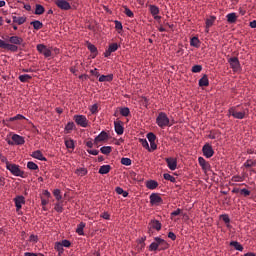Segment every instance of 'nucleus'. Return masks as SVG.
<instances>
[{
	"label": "nucleus",
	"instance_id": "nucleus-44",
	"mask_svg": "<svg viewBox=\"0 0 256 256\" xmlns=\"http://www.w3.org/2000/svg\"><path fill=\"white\" fill-rule=\"evenodd\" d=\"M118 48H119V46H118L117 43H111L108 46V50H109L110 53L116 52L118 50Z\"/></svg>",
	"mask_w": 256,
	"mask_h": 256
},
{
	"label": "nucleus",
	"instance_id": "nucleus-34",
	"mask_svg": "<svg viewBox=\"0 0 256 256\" xmlns=\"http://www.w3.org/2000/svg\"><path fill=\"white\" fill-rule=\"evenodd\" d=\"M226 17L229 23H235L237 21V15L235 14V12H231Z\"/></svg>",
	"mask_w": 256,
	"mask_h": 256
},
{
	"label": "nucleus",
	"instance_id": "nucleus-32",
	"mask_svg": "<svg viewBox=\"0 0 256 256\" xmlns=\"http://www.w3.org/2000/svg\"><path fill=\"white\" fill-rule=\"evenodd\" d=\"M34 13L36 15H43L45 13V8L42 6V4H36V9Z\"/></svg>",
	"mask_w": 256,
	"mask_h": 256
},
{
	"label": "nucleus",
	"instance_id": "nucleus-50",
	"mask_svg": "<svg viewBox=\"0 0 256 256\" xmlns=\"http://www.w3.org/2000/svg\"><path fill=\"white\" fill-rule=\"evenodd\" d=\"M147 139L150 143H153L156 140V136L153 132H149V134H147Z\"/></svg>",
	"mask_w": 256,
	"mask_h": 256
},
{
	"label": "nucleus",
	"instance_id": "nucleus-27",
	"mask_svg": "<svg viewBox=\"0 0 256 256\" xmlns=\"http://www.w3.org/2000/svg\"><path fill=\"white\" fill-rule=\"evenodd\" d=\"M111 170V165L106 164L102 165V167L99 169V174L106 175L110 172Z\"/></svg>",
	"mask_w": 256,
	"mask_h": 256
},
{
	"label": "nucleus",
	"instance_id": "nucleus-40",
	"mask_svg": "<svg viewBox=\"0 0 256 256\" xmlns=\"http://www.w3.org/2000/svg\"><path fill=\"white\" fill-rule=\"evenodd\" d=\"M65 145L67 149H72V150L75 149V143L73 139L65 140Z\"/></svg>",
	"mask_w": 256,
	"mask_h": 256
},
{
	"label": "nucleus",
	"instance_id": "nucleus-62",
	"mask_svg": "<svg viewBox=\"0 0 256 256\" xmlns=\"http://www.w3.org/2000/svg\"><path fill=\"white\" fill-rule=\"evenodd\" d=\"M30 241L36 243L38 241V236L31 234Z\"/></svg>",
	"mask_w": 256,
	"mask_h": 256
},
{
	"label": "nucleus",
	"instance_id": "nucleus-63",
	"mask_svg": "<svg viewBox=\"0 0 256 256\" xmlns=\"http://www.w3.org/2000/svg\"><path fill=\"white\" fill-rule=\"evenodd\" d=\"M101 217L104 218V219H106V220H109V219H110V214H109L108 212H103V213L101 214Z\"/></svg>",
	"mask_w": 256,
	"mask_h": 256
},
{
	"label": "nucleus",
	"instance_id": "nucleus-47",
	"mask_svg": "<svg viewBox=\"0 0 256 256\" xmlns=\"http://www.w3.org/2000/svg\"><path fill=\"white\" fill-rule=\"evenodd\" d=\"M53 195L56 198V200L60 201L62 199L61 190L60 189H54Z\"/></svg>",
	"mask_w": 256,
	"mask_h": 256
},
{
	"label": "nucleus",
	"instance_id": "nucleus-8",
	"mask_svg": "<svg viewBox=\"0 0 256 256\" xmlns=\"http://www.w3.org/2000/svg\"><path fill=\"white\" fill-rule=\"evenodd\" d=\"M163 203V198L157 194V193H152L150 195V204L152 206H159Z\"/></svg>",
	"mask_w": 256,
	"mask_h": 256
},
{
	"label": "nucleus",
	"instance_id": "nucleus-30",
	"mask_svg": "<svg viewBox=\"0 0 256 256\" xmlns=\"http://www.w3.org/2000/svg\"><path fill=\"white\" fill-rule=\"evenodd\" d=\"M54 249L57 250L59 256H61L63 254V251H64L62 242L61 241L60 242H55Z\"/></svg>",
	"mask_w": 256,
	"mask_h": 256
},
{
	"label": "nucleus",
	"instance_id": "nucleus-35",
	"mask_svg": "<svg viewBox=\"0 0 256 256\" xmlns=\"http://www.w3.org/2000/svg\"><path fill=\"white\" fill-rule=\"evenodd\" d=\"M190 45L195 47V48H199L200 46V40L197 36H194L191 40H190Z\"/></svg>",
	"mask_w": 256,
	"mask_h": 256
},
{
	"label": "nucleus",
	"instance_id": "nucleus-29",
	"mask_svg": "<svg viewBox=\"0 0 256 256\" xmlns=\"http://www.w3.org/2000/svg\"><path fill=\"white\" fill-rule=\"evenodd\" d=\"M230 246L234 247L238 251H243L244 250L243 245H241V243L238 242V241H231Z\"/></svg>",
	"mask_w": 256,
	"mask_h": 256
},
{
	"label": "nucleus",
	"instance_id": "nucleus-60",
	"mask_svg": "<svg viewBox=\"0 0 256 256\" xmlns=\"http://www.w3.org/2000/svg\"><path fill=\"white\" fill-rule=\"evenodd\" d=\"M168 238L171 239L172 241H175L177 239V236L173 232L168 233Z\"/></svg>",
	"mask_w": 256,
	"mask_h": 256
},
{
	"label": "nucleus",
	"instance_id": "nucleus-9",
	"mask_svg": "<svg viewBox=\"0 0 256 256\" xmlns=\"http://www.w3.org/2000/svg\"><path fill=\"white\" fill-rule=\"evenodd\" d=\"M11 139L7 142L9 145H23L25 143V139L17 134H14Z\"/></svg>",
	"mask_w": 256,
	"mask_h": 256
},
{
	"label": "nucleus",
	"instance_id": "nucleus-43",
	"mask_svg": "<svg viewBox=\"0 0 256 256\" xmlns=\"http://www.w3.org/2000/svg\"><path fill=\"white\" fill-rule=\"evenodd\" d=\"M121 164L124 166H131L132 165V160L129 159V157H122L121 158Z\"/></svg>",
	"mask_w": 256,
	"mask_h": 256
},
{
	"label": "nucleus",
	"instance_id": "nucleus-6",
	"mask_svg": "<svg viewBox=\"0 0 256 256\" xmlns=\"http://www.w3.org/2000/svg\"><path fill=\"white\" fill-rule=\"evenodd\" d=\"M148 7H149V11H150L154 20L159 21V20L162 19V17L159 16V14H160V8L159 7L155 6V4H149Z\"/></svg>",
	"mask_w": 256,
	"mask_h": 256
},
{
	"label": "nucleus",
	"instance_id": "nucleus-24",
	"mask_svg": "<svg viewBox=\"0 0 256 256\" xmlns=\"http://www.w3.org/2000/svg\"><path fill=\"white\" fill-rule=\"evenodd\" d=\"M199 86L200 87L209 86V79H208V76L206 74L203 75L202 78L199 80Z\"/></svg>",
	"mask_w": 256,
	"mask_h": 256
},
{
	"label": "nucleus",
	"instance_id": "nucleus-48",
	"mask_svg": "<svg viewBox=\"0 0 256 256\" xmlns=\"http://www.w3.org/2000/svg\"><path fill=\"white\" fill-rule=\"evenodd\" d=\"M159 249V243L158 241L152 242L149 246L150 251H156Z\"/></svg>",
	"mask_w": 256,
	"mask_h": 256
},
{
	"label": "nucleus",
	"instance_id": "nucleus-57",
	"mask_svg": "<svg viewBox=\"0 0 256 256\" xmlns=\"http://www.w3.org/2000/svg\"><path fill=\"white\" fill-rule=\"evenodd\" d=\"M61 244H62V247H65V248L71 247V242L69 240H62Z\"/></svg>",
	"mask_w": 256,
	"mask_h": 256
},
{
	"label": "nucleus",
	"instance_id": "nucleus-15",
	"mask_svg": "<svg viewBox=\"0 0 256 256\" xmlns=\"http://www.w3.org/2000/svg\"><path fill=\"white\" fill-rule=\"evenodd\" d=\"M154 241H158L159 250H166L169 248V244L167 241L163 240V238L155 237Z\"/></svg>",
	"mask_w": 256,
	"mask_h": 256
},
{
	"label": "nucleus",
	"instance_id": "nucleus-56",
	"mask_svg": "<svg viewBox=\"0 0 256 256\" xmlns=\"http://www.w3.org/2000/svg\"><path fill=\"white\" fill-rule=\"evenodd\" d=\"M25 119V116L21 115V114H17L16 116H13V118H10V121H16V120H23Z\"/></svg>",
	"mask_w": 256,
	"mask_h": 256
},
{
	"label": "nucleus",
	"instance_id": "nucleus-16",
	"mask_svg": "<svg viewBox=\"0 0 256 256\" xmlns=\"http://www.w3.org/2000/svg\"><path fill=\"white\" fill-rule=\"evenodd\" d=\"M23 41L24 40L21 38V36H18V35H13L9 37V43L14 44L16 46L22 45Z\"/></svg>",
	"mask_w": 256,
	"mask_h": 256
},
{
	"label": "nucleus",
	"instance_id": "nucleus-42",
	"mask_svg": "<svg viewBox=\"0 0 256 256\" xmlns=\"http://www.w3.org/2000/svg\"><path fill=\"white\" fill-rule=\"evenodd\" d=\"M244 167L245 168H252V167H256V160H247L245 163H244Z\"/></svg>",
	"mask_w": 256,
	"mask_h": 256
},
{
	"label": "nucleus",
	"instance_id": "nucleus-13",
	"mask_svg": "<svg viewBox=\"0 0 256 256\" xmlns=\"http://www.w3.org/2000/svg\"><path fill=\"white\" fill-rule=\"evenodd\" d=\"M199 165L204 172H208L211 169V164L207 162L204 157L200 156L198 159Z\"/></svg>",
	"mask_w": 256,
	"mask_h": 256
},
{
	"label": "nucleus",
	"instance_id": "nucleus-37",
	"mask_svg": "<svg viewBox=\"0 0 256 256\" xmlns=\"http://www.w3.org/2000/svg\"><path fill=\"white\" fill-rule=\"evenodd\" d=\"M76 126H75V123L74 122H68L67 124H66V127H65V132L67 133V134H69V133H71L72 131H73V129L75 128Z\"/></svg>",
	"mask_w": 256,
	"mask_h": 256
},
{
	"label": "nucleus",
	"instance_id": "nucleus-21",
	"mask_svg": "<svg viewBox=\"0 0 256 256\" xmlns=\"http://www.w3.org/2000/svg\"><path fill=\"white\" fill-rule=\"evenodd\" d=\"M88 51H90L91 52V56H92V59H95V57H97V55H98V49H97V47H95L94 46V44H92V43H88Z\"/></svg>",
	"mask_w": 256,
	"mask_h": 256
},
{
	"label": "nucleus",
	"instance_id": "nucleus-55",
	"mask_svg": "<svg viewBox=\"0 0 256 256\" xmlns=\"http://www.w3.org/2000/svg\"><path fill=\"white\" fill-rule=\"evenodd\" d=\"M124 13H125L128 17H134V16H135V15H134V12H133L131 9L127 8V7H125Z\"/></svg>",
	"mask_w": 256,
	"mask_h": 256
},
{
	"label": "nucleus",
	"instance_id": "nucleus-59",
	"mask_svg": "<svg viewBox=\"0 0 256 256\" xmlns=\"http://www.w3.org/2000/svg\"><path fill=\"white\" fill-rule=\"evenodd\" d=\"M90 111L95 114L98 112V104H94L91 106Z\"/></svg>",
	"mask_w": 256,
	"mask_h": 256
},
{
	"label": "nucleus",
	"instance_id": "nucleus-23",
	"mask_svg": "<svg viewBox=\"0 0 256 256\" xmlns=\"http://www.w3.org/2000/svg\"><path fill=\"white\" fill-rule=\"evenodd\" d=\"M158 182L157 181H155V180H148L147 182H146V187H147V189H149V190H155L156 189V187H158Z\"/></svg>",
	"mask_w": 256,
	"mask_h": 256
},
{
	"label": "nucleus",
	"instance_id": "nucleus-61",
	"mask_svg": "<svg viewBox=\"0 0 256 256\" xmlns=\"http://www.w3.org/2000/svg\"><path fill=\"white\" fill-rule=\"evenodd\" d=\"M232 181H233V182H242L243 179H242L241 176H234V177H232Z\"/></svg>",
	"mask_w": 256,
	"mask_h": 256
},
{
	"label": "nucleus",
	"instance_id": "nucleus-14",
	"mask_svg": "<svg viewBox=\"0 0 256 256\" xmlns=\"http://www.w3.org/2000/svg\"><path fill=\"white\" fill-rule=\"evenodd\" d=\"M166 164L167 167L170 170H176L177 169V159H175L174 157H166Z\"/></svg>",
	"mask_w": 256,
	"mask_h": 256
},
{
	"label": "nucleus",
	"instance_id": "nucleus-22",
	"mask_svg": "<svg viewBox=\"0 0 256 256\" xmlns=\"http://www.w3.org/2000/svg\"><path fill=\"white\" fill-rule=\"evenodd\" d=\"M216 20L215 16H211L209 18L206 19V32H209V28L213 27V24Z\"/></svg>",
	"mask_w": 256,
	"mask_h": 256
},
{
	"label": "nucleus",
	"instance_id": "nucleus-1",
	"mask_svg": "<svg viewBox=\"0 0 256 256\" xmlns=\"http://www.w3.org/2000/svg\"><path fill=\"white\" fill-rule=\"evenodd\" d=\"M6 168L10 171V173L16 177L26 178V173L21 170L20 165L9 163L6 161Z\"/></svg>",
	"mask_w": 256,
	"mask_h": 256
},
{
	"label": "nucleus",
	"instance_id": "nucleus-41",
	"mask_svg": "<svg viewBox=\"0 0 256 256\" xmlns=\"http://www.w3.org/2000/svg\"><path fill=\"white\" fill-rule=\"evenodd\" d=\"M87 173H88V170L86 168H79L75 171V174L80 177L87 175Z\"/></svg>",
	"mask_w": 256,
	"mask_h": 256
},
{
	"label": "nucleus",
	"instance_id": "nucleus-46",
	"mask_svg": "<svg viewBox=\"0 0 256 256\" xmlns=\"http://www.w3.org/2000/svg\"><path fill=\"white\" fill-rule=\"evenodd\" d=\"M163 176L166 181H170L172 183L176 182V178L174 176H171L170 173H164Z\"/></svg>",
	"mask_w": 256,
	"mask_h": 256
},
{
	"label": "nucleus",
	"instance_id": "nucleus-39",
	"mask_svg": "<svg viewBox=\"0 0 256 256\" xmlns=\"http://www.w3.org/2000/svg\"><path fill=\"white\" fill-rule=\"evenodd\" d=\"M130 110L128 107H120V115L123 117H128L130 115Z\"/></svg>",
	"mask_w": 256,
	"mask_h": 256
},
{
	"label": "nucleus",
	"instance_id": "nucleus-58",
	"mask_svg": "<svg viewBox=\"0 0 256 256\" xmlns=\"http://www.w3.org/2000/svg\"><path fill=\"white\" fill-rule=\"evenodd\" d=\"M115 28H116V30H122L123 29L122 23L119 22V20H115Z\"/></svg>",
	"mask_w": 256,
	"mask_h": 256
},
{
	"label": "nucleus",
	"instance_id": "nucleus-3",
	"mask_svg": "<svg viewBox=\"0 0 256 256\" xmlns=\"http://www.w3.org/2000/svg\"><path fill=\"white\" fill-rule=\"evenodd\" d=\"M229 115L235 119L242 120L246 117V111H239L238 107H231L229 110Z\"/></svg>",
	"mask_w": 256,
	"mask_h": 256
},
{
	"label": "nucleus",
	"instance_id": "nucleus-49",
	"mask_svg": "<svg viewBox=\"0 0 256 256\" xmlns=\"http://www.w3.org/2000/svg\"><path fill=\"white\" fill-rule=\"evenodd\" d=\"M139 142L142 144L143 148H145V149L150 151L149 143H148L147 139H139Z\"/></svg>",
	"mask_w": 256,
	"mask_h": 256
},
{
	"label": "nucleus",
	"instance_id": "nucleus-36",
	"mask_svg": "<svg viewBox=\"0 0 256 256\" xmlns=\"http://www.w3.org/2000/svg\"><path fill=\"white\" fill-rule=\"evenodd\" d=\"M31 25H33V28L35 30H40L43 28V23L40 22V20H33V22H31Z\"/></svg>",
	"mask_w": 256,
	"mask_h": 256
},
{
	"label": "nucleus",
	"instance_id": "nucleus-51",
	"mask_svg": "<svg viewBox=\"0 0 256 256\" xmlns=\"http://www.w3.org/2000/svg\"><path fill=\"white\" fill-rule=\"evenodd\" d=\"M240 194L243 196V197H249V195L251 194L250 190H248L247 188H243V189H240Z\"/></svg>",
	"mask_w": 256,
	"mask_h": 256
},
{
	"label": "nucleus",
	"instance_id": "nucleus-19",
	"mask_svg": "<svg viewBox=\"0 0 256 256\" xmlns=\"http://www.w3.org/2000/svg\"><path fill=\"white\" fill-rule=\"evenodd\" d=\"M108 139V134L106 131H102L100 133V135H98L97 137H95L94 139V144H98L99 142H103L106 141Z\"/></svg>",
	"mask_w": 256,
	"mask_h": 256
},
{
	"label": "nucleus",
	"instance_id": "nucleus-64",
	"mask_svg": "<svg viewBox=\"0 0 256 256\" xmlns=\"http://www.w3.org/2000/svg\"><path fill=\"white\" fill-rule=\"evenodd\" d=\"M87 152L89 154H92V156H98V154H99V151H97V150H87Z\"/></svg>",
	"mask_w": 256,
	"mask_h": 256
},
{
	"label": "nucleus",
	"instance_id": "nucleus-53",
	"mask_svg": "<svg viewBox=\"0 0 256 256\" xmlns=\"http://www.w3.org/2000/svg\"><path fill=\"white\" fill-rule=\"evenodd\" d=\"M202 69H203V67H202L201 65H194V66L192 67V72H194V73H199V72L202 71Z\"/></svg>",
	"mask_w": 256,
	"mask_h": 256
},
{
	"label": "nucleus",
	"instance_id": "nucleus-2",
	"mask_svg": "<svg viewBox=\"0 0 256 256\" xmlns=\"http://www.w3.org/2000/svg\"><path fill=\"white\" fill-rule=\"evenodd\" d=\"M156 124L158 125L159 128H165V127H170L172 124H170V119L168 115L164 112H160L157 116L156 119Z\"/></svg>",
	"mask_w": 256,
	"mask_h": 256
},
{
	"label": "nucleus",
	"instance_id": "nucleus-33",
	"mask_svg": "<svg viewBox=\"0 0 256 256\" xmlns=\"http://www.w3.org/2000/svg\"><path fill=\"white\" fill-rule=\"evenodd\" d=\"M84 229H85V222H80L79 225H77L76 233L79 235H84Z\"/></svg>",
	"mask_w": 256,
	"mask_h": 256
},
{
	"label": "nucleus",
	"instance_id": "nucleus-54",
	"mask_svg": "<svg viewBox=\"0 0 256 256\" xmlns=\"http://www.w3.org/2000/svg\"><path fill=\"white\" fill-rule=\"evenodd\" d=\"M57 213H62L63 212V205L61 203L55 204V208Z\"/></svg>",
	"mask_w": 256,
	"mask_h": 256
},
{
	"label": "nucleus",
	"instance_id": "nucleus-4",
	"mask_svg": "<svg viewBox=\"0 0 256 256\" xmlns=\"http://www.w3.org/2000/svg\"><path fill=\"white\" fill-rule=\"evenodd\" d=\"M74 121L78 126L82 128L88 127L89 124V121L87 120L85 115H74Z\"/></svg>",
	"mask_w": 256,
	"mask_h": 256
},
{
	"label": "nucleus",
	"instance_id": "nucleus-10",
	"mask_svg": "<svg viewBox=\"0 0 256 256\" xmlns=\"http://www.w3.org/2000/svg\"><path fill=\"white\" fill-rule=\"evenodd\" d=\"M55 5L62 11H69V9H71V3L67 0H56Z\"/></svg>",
	"mask_w": 256,
	"mask_h": 256
},
{
	"label": "nucleus",
	"instance_id": "nucleus-5",
	"mask_svg": "<svg viewBox=\"0 0 256 256\" xmlns=\"http://www.w3.org/2000/svg\"><path fill=\"white\" fill-rule=\"evenodd\" d=\"M228 62L230 63V68L234 72H238L241 70V63L240 60L237 57H231L228 59Z\"/></svg>",
	"mask_w": 256,
	"mask_h": 256
},
{
	"label": "nucleus",
	"instance_id": "nucleus-18",
	"mask_svg": "<svg viewBox=\"0 0 256 256\" xmlns=\"http://www.w3.org/2000/svg\"><path fill=\"white\" fill-rule=\"evenodd\" d=\"M114 127L117 135H123L124 133V127L122 121H115Z\"/></svg>",
	"mask_w": 256,
	"mask_h": 256
},
{
	"label": "nucleus",
	"instance_id": "nucleus-25",
	"mask_svg": "<svg viewBox=\"0 0 256 256\" xmlns=\"http://www.w3.org/2000/svg\"><path fill=\"white\" fill-rule=\"evenodd\" d=\"M13 23H16L18 25H22L27 21V18L22 16V17H17V16H13Z\"/></svg>",
	"mask_w": 256,
	"mask_h": 256
},
{
	"label": "nucleus",
	"instance_id": "nucleus-26",
	"mask_svg": "<svg viewBox=\"0 0 256 256\" xmlns=\"http://www.w3.org/2000/svg\"><path fill=\"white\" fill-rule=\"evenodd\" d=\"M4 49H7L8 51H11V52H17L19 48L16 44L6 42Z\"/></svg>",
	"mask_w": 256,
	"mask_h": 256
},
{
	"label": "nucleus",
	"instance_id": "nucleus-45",
	"mask_svg": "<svg viewBox=\"0 0 256 256\" xmlns=\"http://www.w3.org/2000/svg\"><path fill=\"white\" fill-rule=\"evenodd\" d=\"M27 168L30 170H39V167L36 163H34L33 161H29L27 163Z\"/></svg>",
	"mask_w": 256,
	"mask_h": 256
},
{
	"label": "nucleus",
	"instance_id": "nucleus-20",
	"mask_svg": "<svg viewBox=\"0 0 256 256\" xmlns=\"http://www.w3.org/2000/svg\"><path fill=\"white\" fill-rule=\"evenodd\" d=\"M31 157L35 158V159H38L40 161H47L46 157L43 156V153L39 150L35 151V152H32Z\"/></svg>",
	"mask_w": 256,
	"mask_h": 256
},
{
	"label": "nucleus",
	"instance_id": "nucleus-7",
	"mask_svg": "<svg viewBox=\"0 0 256 256\" xmlns=\"http://www.w3.org/2000/svg\"><path fill=\"white\" fill-rule=\"evenodd\" d=\"M37 51L40 54H43L46 58L52 56V51L49 49L45 44H38L37 45Z\"/></svg>",
	"mask_w": 256,
	"mask_h": 256
},
{
	"label": "nucleus",
	"instance_id": "nucleus-11",
	"mask_svg": "<svg viewBox=\"0 0 256 256\" xmlns=\"http://www.w3.org/2000/svg\"><path fill=\"white\" fill-rule=\"evenodd\" d=\"M203 156L206 158H212L214 156L213 146L210 144H205L202 147Z\"/></svg>",
	"mask_w": 256,
	"mask_h": 256
},
{
	"label": "nucleus",
	"instance_id": "nucleus-31",
	"mask_svg": "<svg viewBox=\"0 0 256 256\" xmlns=\"http://www.w3.org/2000/svg\"><path fill=\"white\" fill-rule=\"evenodd\" d=\"M18 79L21 81V83H29V80L32 79V76L29 74H23V75H19Z\"/></svg>",
	"mask_w": 256,
	"mask_h": 256
},
{
	"label": "nucleus",
	"instance_id": "nucleus-12",
	"mask_svg": "<svg viewBox=\"0 0 256 256\" xmlns=\"http://www.w3.org/2000/svg\"><path fill=\"white\" fill-rule=\"evenodd\" d=\"M15 206H16V211H19L22 208V205H25V197L22 195H18L14 198Z\"/></svg>",
	"mask_w": 256,
	"mask_h": 256
},
{
	"label": "nucleus",
	"instance_id": "nucleus-52",
	"mask_svg": "<svg viewBox=\"0 0 256 256\" xmlns=\"http://www.w3.org/2000/svg\"><path fill=\"white\" fill-rule=\"evenodd\" d=\"M221 219L225 224H229L231 222V219L229 218L228 214H222Z\"/></svg>",
	"mask_w": 256,
	"mask_h": 256
},
{
	"label": "nucleus",
	"instance_id": "nucleus-38",
	"mask_svg": "<svg viewBox=\"0 0 256 256\" xmlns=\"http://www.w3.org/2000/svg\"><path fill=\"white\" fill-rule=\"evenodd\" d=\"M100 151L105 154L106 156H108V154H110L113 151V147L111 146H103L101 147Z\"/></svg>",
	"mask_w": 256,
	"mask_h": 256
},
{
	"label": "nucleus",
	"instance_id": "nucleus-17",
	"mask_svg": "<svg viewBox=\"0 0 256 256\" xmlns=\"http://www.w3.org/2000/svg\"><path fill=\"white\" fill-rule=\"evenodd\" d=\"M149 228L160 231L162 229V224L159 220L152 219L149 223Z\"/></svg>",
	"mask_w": 256,
	"mask_h": 256
},
{
	"label": "nucleus",
	"instance_id": "nucleus-28",
	"mask_svg": "<svg viewBox=\"0 0 256 256\" xmlns=\"http://www.w3.org/2000/svg\"><path fill=\"white\" fill-rule=\"evenodd\" d=\"M113 80V74L101 75L99 78L100 83H104L105 81L111 82Z\"/></svg>",
	"mask_w": 256,
	"mask_h": 256
}]
</instances>
